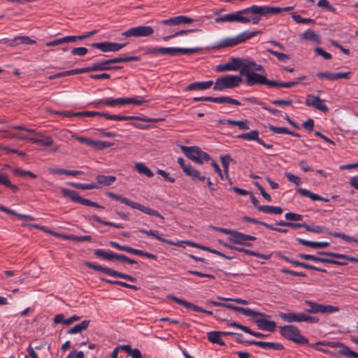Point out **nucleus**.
Here are the masks:
<instances>
[{
    "mask_svg": "<svg viewBox=\"0 0 358 358\" xmlns=\"http://www.w3.org/2000/svg\"><path fill=\"white\" fill-rule=\"evenodd\" d=\"M154 34V29L150 26L142 25L129 29L122 33L125 37H147Z\"/></svg>",
    "mask_w": 358,
    "mask_h": 358,
    "instance_id": "nucleus-17",
    "label": "nucleus"
},
{
    "mask_svg": "<svg viewBox=\"0 0 358 358\" xmlns=\"http://www.w3.org/2000/svg\"><path fill=\"white\" fill-rule=\"evenodd\" d=\"M220 331H213L208 332L207 334L208 339L213 343L218 344L221 346H224L226 344L224 341L220 338Z\"/></svg>",
    "mask_w": 358,
    "mask_h": 358,
    "instance_id": "nucleus-38",
    "label": "nucleus"
},
{
    "mask_svg": "<svg viewBox=\"0 0 358 358\" xmlns=\"http://www.w3.org/2000/svg\"><path fill=\"white\" fill-rule=\"evenodd\" d=\"M290 264H293L294 266H300V267L304 268L314 270V271H320V272H322V273H327V270L326 269L318 268V267H316L315 266H313V265H310V264H306V263H303V262H299V261H296V260H292V262H291Z\"/></svg>",
    "mask_w": 358,
    "mask_h": 358,
    "instance_id": "nucleus-49",
    "label": "nucleus"
},
{
    "mask_svg": "<svg viewBox=\"0 0 358 358\" xmlns=\"http://www.w3.org/2000/svg\"><path fill=\"white\" fill-rule=\"evenodd\" d=\"M243 82L240 76H224L218 78L215 83L213 90L217 91H223L226 89H233L238 87Z\"/></svg>",
    "mask_w": 358,
    "mask_h": 358,
    "instance_id": "nucleus-8",
    "label": "nucleus"
},
{
    "mask_svg": "<svg viewBox=\"0 0 358 358\" xmlns=\"http://www.w3.org/2000/svg\"><path fill=\"white\" fill-rule=\"evenodd\" d=\"M285 217L287 220L291 221H299L303 219V216L301 215L291 212L287 213L285 215Z\"/></svg>",
    "mask_w": 358,
    "mask_h": 358,
    "instance_id": "nucleus-63",
    "label": "nucleus"
},
{
    "mask_svg": "<svg viewBox=\"0 0 358 358\" xmlns=\"http://www.w3.org/2000/svg\"><path fill=\"white\" fill-rule=\"evenodd\" d=\"M318 254L322 255H326V256L334 257V258L348 260L351 262L358 263V259H357L354 257H350V256L343 255V254H339V253L331 252H319Z\"/></svg>",
    "mask_w": 358,
    "mask_h": 358,
    "instance_id": "nucleus-35",
    "label": "nucleus"
},
{
    "mask_svg": "<svg viewBox=\"0 0 358 358\" xmlns=\"http://www.w3.org/2000/svg\"><path fill=\"white\" fill-rule=\"evenodd\" d=\"M206 305L207 306H217V307H224V308H227L228 309H230V310H236V311H238V312H241L243 314L245 315H248V316H260V317H268L269 316L264 314V313H260V312H257V311H255V310H252L250 308H243V307H239V306H235L232 304H229V303H221V302H218V301H207L206 302Z\"/></svg>",
    "mask_w": 358,
    "mask_h": 358,
    "instance_id": "nucleus-12",
    "label": "nucleus"
},
{
    "mask_svg": "<svg viewBox=\"0 0 358 358\" xmlns=\"http://www.w3.org/2000/svg\"><path fill=\"white\" fill-rule=\"evenodd\" d=\"M213 83H214L212 80L192 83L186 87L185 90H204L209 89L213 85Z\"/></svg>",
    "mask_w": 358,
    "mask_h": 358,
    "instance_id": "nucleus-29",
    "label": "nucleus"
},
{
    "mask_svg": "<svg viewBox=\"0 0 358 358\" xmlns=\"http://www.w3.org/2000/svg\"><path fill=\"white\" fill-rule=\"evenodd\" d=\"M12 46H16L20 44H34L36 41L27 36H18L12 39Z\"/></svg>",
    "mask_w": 358,
    "mask_h": 358,
    "instance_id": "nucleus-45",
    "label": "nucleus"
},
{
    "mask_svg": "<svg viewBox=\"0 0 358 358\" xmlns=\"http://www.w3.org/2000/svg\"><path fill=\"white\" fill-rule=\"evenodd\" d=\"M0 184L10 188L14 193L17 192L18 187L13 185L5 173L0 174Z\"/></svg>",
    "mask_w": 358,
    "mask_h": 358,
    "instance_id": "nucleus-47",
    "label": "nucleus"
},
{
    "mask_svg": "<svg viewBox=\"0 0 358 358\" xmlns=\"http://www.w3.org/2000/svg\"><path fill=\"white\" fill-rule=\"evenodd\" d=\"M140 59V57L138 56L114 57L94 63L90 66V69L91 72L120 70L122 68V66H111V64L127 62H138Z\"/></svg>",
    "mask_w": 358,
    "mask_h": 358,
    "instance_id": "nucleus-3",
    "label": "nucleus"
},
{
    "mask_svg": "<svg viewBox=\"0 0 358 358\" xmlns=\"http://www.w3.org/2000/svg\"><path fill=\"white\" fill-rule=\"evenodd\" d=\"M296 241L303 245L308 246L313 248H325L329 245L328 242H315L307 241L301 238H297Z\"/></svg>",
    "mask_w": 358,
    "mask_h": 358,
    "instance_id": "nucleus-33",
    "label": "nucleus"
},
{
    "mask_svg": "<svg viewBox=\"0 0 358 358\" xmlns=\"http://www.w3.org/2000/svg\"><path fill=\"white\" fill-rule=\"evenodd\" d=\"M229 240L230 242H232V243H234L236 244H241V243H244L243 241H255V240H257V238L253 236L247 235L243 233L235 231L233 236L229 237Z\"/></svg>",
    "mask_w": 358,
    "mask_h": 358,
    "instance_id": "nucleus-26",
    "label": "nucleus"
},
{
    "mask_svg": "<svg viewBox=\"0 0 358 358\" xmlns=\"http://www.w3.org/2000/svg\"><path fill=\"white\" fill-rule=\"evenodd\" d=\"M91 46L103 52H111V42L94 43L91 44Z\"/></svg>",
    "mask_w": 358,
    "mask_h": 358,
    "instance_id": "nucleus-52",
    "label": "nucleus"
},
{
    "mask_svg": "<svg viewBox=\"0 0 358 358\" xmlns=\"http://www.w3.org/2000/svg\"><path fill=\"white\" fill-rule=\"evenodd\" d=\"M168 298L173 301H175L176 303H177L178 304L180 305V306H182L188 309H191L194 311H196V312H200V313H206L207 315H213V312L211 310H205V309H203L202 308H200L190 302H188L184 299H180V298H178V297H176L173 295H169L168 296Z\"/></svg>",
    "mask_w": 358,
    "mask_h": 358,
    "instance_id": "nucleus-21",
    "label": "nucleus"
},
{
    "mask_svg": "<svg viewBox=\"0 0 358 358\" xmlns=\"http://www.w3.org/2000/svg\"><path fill=\"white\" fill-rule=\"evenodd\" d=\"M61 192L64 197H69L74 202L79 203L82 205L87 206H91V207H94V208H101V209L104 208L103 206L98 204L96 202H94V201H90V199L81 197L79 195V194L74 190L69 189H66V188H62Z\"/></svg>",
    "mask_w": 358,
    "mask_h": 358,
    "instance_id": "nucleus-15",
    "label": "nucleus"
},
{
    "mask_svg": "<svg viewBox=\"0 0 358 358\" xmlns=\"http://www.w3.org/2000/svg\"><path fill=\"white\" fill-rule=\"evenodd\" d=\"M304 305H306L304 311L310 314H331L340 310L338 306L318 303L310 300H305Z\"/></svg>",
    "mask_w": 358,
    "mask_h": 358,
    "instance_id": "nucleus-10",
    "label": "nucleus"
},
{
    "mask_svg": "<svg viewBox=\"0 0 358 358\" xmlns=\"http://www.w3.org/2000/svg\"><path fill=\"white\" fill-rule=\"evenodd\" d=\"M260 31L250 32L248 31H243L238 35L234 37L224 38L217 41L213 46V48L216 50H221L224 48H229L236 46L242 43H244L247 40L252 38L257 34H259Z\"/></svg>",
    "mask_w": 358,
    "mask_h": 358,
    "instance_id": "nucleus-5",
    "label": "nucleus"
},
{
    "mask_svg": "<svg viewBox=\"0 0 358 358\" xmlns=\"http://www.w3.org/2000/svg\"><path fill=\"white\" fill-rule=\"evenodd\" d=\"M106 195L109 198L116 200V201L120 202L121 203H124L133 209L138 210L144 213L145 214L157 217L162 220H164V216H162L157 210L152 209L149 207L144 206L143 205H142L139 203L133 201L126 197L122 196V195L116 194L111 192H107Z\"/></svg>",
    "mask_w": 358,
    "mask_h": 358,
    "instance_id": "nucleus-4",
    "label": "nucleus"
},
{
    "mask_svg": "<svg viewBox=\"0 0 358 358\" xmlns=\"http://www.w3.org/2000/svg\"><path fill=\"white\" fill-rule=\"evenodd\" d=\"M34 136L30 139V142L35 144H38L42 146H51L53 145L54 141L50 136H45L42 134L37 133L35 131V134H33Z\"/></svg>",
    "mask_w": 358,
    "mask_h": 358,
    "instance_id": "nucleus-23",
    "label": "nucleus"
},
{
    "mask_svg": "<svg viewBox=\"0 0 358 358\" xmlns=\"http://www.w3.org/2000/svg\"><path fill=\"white\" fill-rule=\"evenodd\" d=\"M303 313H280L279 317L288 322H303Z\"/></svg>",
    "mask_w": 358,
    "mask_h": 358,
    "instance_id": "nucleus-28",
    "label": "nucleus"
},
{
    "mask_svg": "<svg viewBox=\"0 0 358 358\" xmlns=\"http://www.w3.org/2000/svg\"><path fill=\"white\" fill-rule=\"evenodd\" d=\"M260 18L267 17L271 15L278 14L282 11H289L294 9V6H287L283 8L273 7L268 6H259Z\"/></svg>",
    "mask_w": 358,
    "mask_h": 358,
    "instance_id": "nucleus-20",
    "label": "nucleus"
},
{
    "mask_svg": "<svg viewBox=\"0 0 358 358\" xmlns=\"http://www.w3.org/2000/svg\"><path fill=\"white\" fill-rule=\"evenodd\" d=\"M203 101H210L217 103H227L233 104L235 106H240L241 103L239 101L232 99L230 96H220V97H212V96H203Z\"/></svg>",
    "mask_w": 358,
    "mask_h": 358,
    "instance_id": "nucleus-25",
    "label": "nucleus"
},
{
    "mask_svg": "<svg viewBox=\"0 0 358 358\" xmlns=\"http://www.w3.org/2000/svg\"><path fill=\"white\" fill-rule=\"evenodd\" d=\"M221 163L224 169V175L227 180H230L229 176V166L232 159L230 155H226L220 157Z\"/></svg>",
    "mask_w": 358,
    "mask_h": 358,
    "instance_id": "nucleus-50",
    "label": "nucleus"
},
{
    "mask_svg": "<svg viewBox=\"0 0 358 358\" xmlns=\"http://www.w3.org/2000/svg\"><path fill=\"white\" fill-rule=\"evenodd\" d=\"M85 265L89 268L94 269L99 272H103L106 274L113 276V277L120 278L131 281L132 282H134L136 281V279L131 275L116 271L115 270H113V269L107 268V267H103L100 265L95 264L94 263H92V262H85Z\"/></svg>",
    "mask_w": 358,
    "mask_h": 358,
    "instance_id": "nucleus-14",
    "label": "nucleus"
},
{
    "mask_svg": "<svg viewBox=\"0 0 358 358\" xmlns=\"http://www.w3.org/2000/svg\"><path fill=\"white\" fill-rule=\"evenodd\" d=\"M306 79V76L299 77L296 78L293 81L290 82H278L275 80L271 81V87H286L290 88L292 87L299 83L301 80H303Z\"/></svg>",
    "mask_w": 358,
    "mask_h": 358,
    "instance_id": "nucleus-31",
    "label": "nucleus"
},
{
    "mask_svg": "<svg viewBox=\"0 0 358 358\" xmlns=\"http://www.w3.org/2000/svg\"><path fill=\"white\" fill-rule=\"evenodd\" d=\"M305 103L307 106L313 107L323 113H328L329 110L327 106L324 103V100L321 99L318 96L308 94Z\"/></svg>",
    "mask_w": 358,
    "mask_h": 358,
    "instance_id": "nucleus-19",
    "label": "nucleus"
},
{
    "mask_svg": "<svg viewBox=\"0 0 358 358\" xmlns=\"http://www.w3.org/2000/svg\"><path fill=\"white\" fill-rule=\"evenodd\" d=\"M237 138L246 141H255L257 143L261 139L259 138V131L257 130H252L248 133L239 134Z\"/></svg>",
    "mask_w": 358,
    "mask_h": 358,
    "instance_id": "nucleus-44",
    "label": "nucleus"
},
{
    "mask_svg": "<svg viewBox=\"0 0 358 358\" xmlns=\"http://www.w3.org/2000/svg\"><path fill=\"white\" fill-rule=\"evenodd\" d=\"M226 122L229 124L237 126L241 130L249 129V124L247 120H226Z\"/></svg>",
    "mask_w": 358,
    "mask_h": 358,
    "instance_id": "nucleus-51",
    "label": "nucleus"
},
{
    "mask_svg": "<svg viewBox=\"0 0 358 358\" xmlns=\"http://www.w3.org/2000/svg\"><path fill=\"white\" fill-rule=\"evenodd\" d=\"M145 54L152 55H169L172 56L171 47L169 48H148Z\"/></svg>",
    "mask_w": 358,
    "mask_h": 358,
    "instance_id": "nucleus-32",
    "label": "nucleus"
},
{
    "mask_svg": "<svg viewBox=\"0 0 358 358\" xmlns=\"http://www.w3.org/2000/svg\"><path fill=\"white\" fill-rule=\"evenodd\" d=\"M92 218L94 220H95L96 222L103 224V225H106V226H110V227H115L117 229H123L124 228V226L122 224H116V223H114L112 222L103 220L100 217H99L97 215H92Z\"/></svg>",
    "mask_w": 358,
    "mask_h": 358,
    "instance_id": "nucleus-54",
    "label": "nucleus"
},
{
    "mask_svg": "<svg viewBox=\"0 0 358 358\" xmlns=\"http://www.w3.org/2000/svg\"><path fill=\"white\" fill-rule=\"evenodd\" d=\"M296 191L303 196H306L310 198L312 201H322L324 202H329V199L322 197L317 194L313 193L310 191L303 189V188H297Z\"/></svg>",
    "mask_w": 358,
    "mask_h": 358,
    "instance_id": "nucleus-30",
    "label": "nucleus"
},
{
    "mask_svg": "<svg viewBox=\"0 0 358 358\" xmlns=\"http://www.w3.org/2000/svg\"><path fill=\"white\" fill-rule=\"evenodd\" d=\"M69 185L73 187H76L77 189H97L99 187V186L95 183H73L71 182Z\"/></svg>",
    "mask_w": 358,
    "mask_h": 358,
    "instance_id": "nucleus-55",
    "label": "nucleus"
},
{
    "mask_svg": "<svg viewBox=\"0 0 358 358\" xmlns=\"http://www.w3.org/2000/svg\"><path fill=\"white\" fill-rule=\"evenodd\" d=\"M280 332L285 338L292 341L296 344H308V340L301 334L299 329L294 325L280 327Z\"/></svg>",
    "mask_w": 358,
    "mask_h": 358,
    "instance_id": "nucleus-7",
    "label": "nucleus"
},
{
    "mask_svg": "<svg viewBox=\"0 0 358 358\" xmlns=\"http://www.w3.org/2000/svg\"><path fill=\"white\" fill-rule=\"evenodd\" d=\"M96 179L97 183L101 186L111 185L116 180V178L115 176L105 175H98Z\"/></svg>",
    "mask_w": 358,
    "mask_h": 358,
    "instance_id": "nucleus-37",
    "label": "nucleus"
},
{
    "mask_svg": "<svg viewBox=\"0 0 358 358\" xmlns=\"http://www.w3.org/2000/svg\"><path fill=\"white\" fill-rule=\"evenodd\" d=\"M260 20L259 9L257 5H252L215 19V22L217 23L236 22L243 24L251 22L253 24H259Z\"/></svg>",
    "mask_w": 358,
    "mask_h": 358,
    "instance_id": "nucleus-1",
    "label": "nucleus"
},
{
    "mask_svg": "<svg viewBox=\"0 0 358 358\" xmlns=\"http://www.w3.org/2000/svg\"><path fill=\"white\" fill-rule=\"evenodd\" d=\"M88 52V50L85 47L74 48L71 50L73 55L84 56Z\"/></svg>",
    "mask_w": 358,
    "mask_h": 358,
    "instance_id": "nucleus-64",
    "label": "nucleus"
},
{
    "mask_svg": "<svg viewBox=\"0 0 358 358\" xmlns=\"http://www.w3.org/2000/svg\"><path fill=\"white\" fill-rule=\"evenodd\" d=\"M139 232L141 233H143V234H145L148 236H152V237H154L156 239H157L158 241H161V242H163V243H166L167 244H169L171 245H177V246H179V247H182V244H187L189 246H192V247H195V248H199V249H201L202 248V245H199V244H197L196 243H194V242H192V241H178V243H175L171 240H168V239H166V238H162L160 234H159V231H156V230H145V229H140L139 230Z\"/></svg>",
    "mask_w": 358,
    "mask_h": 358,
    "instance_id": "nucleus-16",
    "label": "nucleus"
},
{
    "mask_svg": "<svg viewBox=\"0 0 358 358\" xmlns=\"http://www.w3.org/2000/svg\"><path fill=\"white\" fill-rule=\"evenodd\" d=\"M304 228L307 231L315 233V234H321L324 231L325 227L321 225H309L305 224Z\"/></svg>",
    "mask_w": 358,
    "mask_h": 358,
    "instance_id": "nucleus-58",
    "label": "nucleus"
},
{
    "mask_svg": "<svg viewBox=\"0 0 358 358\" xmlns=\"http://www.w3.org/2000/svg\"><path fill=\"white\" fill-rule=\"evenodd\" d=\"M266 51L268 52L270 54L273 55V56H275L278 59V60L281 62L285 63L290 59L289 55L273 50L272 49L268 48L266 49Z\"/></svg>",
    "mask_w": 358,
    "mask_h": 358,
    "instance_id": "nucleus-53",
    "label": "nucleus"
},
{
    "mask_svg": "<svg viewBox=\"0 0 358 358\" xmlns=\"http://www.w3.org/2000/svg\"><path fill=\"white\" fill-rule=\"evenodd\" d=\"M180 149L187 157L197 164H202L204 162L210 160V155L197 146L182 145Z\"/></svg>",
    "mask_w": 358,
    "mask_h": 358,
    "instance_id": "nucleus-9",
    "label": "nucleus"
},
{
    "mask_svg": "<svg viewBox=\"0 0 358 358\" xmlns=\"http://www.w3.org/2000/svg\"><path fill=\"white\" fill-rule=\"evenodd\" d=\"M351 72H338V73H332L330 71H324V72H318L316 76L319 78H324L330 81H335L339 79H349L350 76Z\"/></svg>",
    "mask_w": 358,
    "mask_h": 358,
    "instance_id": "nucleus-22",
    "label": "nucleus"
},
{
    "mask_svg": "<svg viewBox=\"0 0 358 358\" xmlns=\"http://www.w3.org/2000/svg\"><path fill=\"white\" fill-rule=\"evenodd\" d=\"M185 173L190 176L194 180L203 181L206 180V177L202 176L201 172L196 170L194 167L185 169Z\"/></svg>",
    "mask_w": 358,
    "mask_h": 358,
    "instance_id": "nucleus-39",
    "label": "nucleus"
},
{
    "mask_svg": "<svg viewBox=\"0 0 358 358\" xmlns=\"http://www.w3.org/2000/svg\"><path fill=\"white\" fill-rule=\"evenodd\" d=\"M301 38L304 40H308L310 41H313L316 43H320V38L318 34H317L315 31L308 29L301 36Z\"/></svg>",
    "mask_w": 358,
    "mask_h": 358,
    "instance_id": "nucleus-46",
    "label": "nucleus"
},
{
    "mask_svg": "<svg viewBox=\"0 0 358 358\" xmlns=\"http://www.w3.org/2000/svg\"><path fill=\"white\" fill-rule=\"evenodd\" d=\"M329 234L335 238H341L347 242L358 243V240L355 239L353 236H350L343 233L330 232Z\"/></svg>",
    "mask_w": 358,
    "mask_h": 358,
    "instance_id": "nucleus-59",
    "label": "nucleus"
},
{
    "mask_svg": "<svg viewBox=\"0 0 358 358\" xmlns=\"http://www.w3.org/2000/svg\"><path fill=\"white\" fill-rule=\"evenodd\" d=\"M90 323V320H83L80 324H78L75 325L73 327H72L71 329H69L67 331V334H75L81 332L82 331H84L87 329Z\"/></svg>",
    "mask_w": 358,
    "mask_h": 358,
    "instance_id": "nucleus-40",
    "label": "nucleus"
},
{
    "mask_svg": "<svg viewBox=\"0 0 358 358\" xmlns=\"http://www.w3.org/2000/svg\"><path fill=\"white\" fill-rule=\"evenodd\" d=\"M14 174L20 176H29L31 178H36V175L29 171H24L20 169H15L13 171Z\"/></svg>",
    "mask_w": 358,
    "mask_h": 358,
    "instance_id": "nucleus-62",
    "label": "nucleus"
},
{
    "mask_svg": "<svg viewBox=\"0 0 358 358\" xmlns=\"http://www.w3.org/2000/svg\"><path fill=\"white\" fill-rule=\"evenodd\" d=\"M113 145V143H110L108 141H102L99 140H93L92 147H94L99 150H103L106 148H109Z\"/></svg>",
    "mask_w": 358,
    "mask_h": 358,
    "instance_id": "nucleus-57",
    "label": "nucleus"
},
{
    "mask_svg": "<svg viewBox=\"0 0 358 358\" xmlns=\"http://www.w3.org/2000/svg\"><path fill=\"white\" fill-rule=\"evenodd\" d=\"M248 345H254L263 349H273L275 350H281L284 349V346L280 343L266 342V341H247Z\"/></svg>",
    "mask_w": 358,
    "mask_h": 358,
    "instance_id": "nucleus-24",
    "label": "nucleus"
},
{
    "mask_svg": "<svg viewBox=\"0 0 358 358\" xmlns=\"http://www.w3.org/2000/svg\"><path fill=\"white\" fill-rule=\"evenodd\" d=\"M94 255L97 257L102 258L105 260L112 261L113 259V252L106 251L102 249H96L94 250Z\"/></svg>",
    "mask_w": 358,
    "mask_h": 358,
    "instance_id": "nucleus-48",
    "label": "nucleus"
},
{
    "mask_svg": "<svg viewBox=\"0 0 358 358\" xmlns=\"http://www.w3.org/2000/svg\"><path fill=\"white\" fill-rule=\"evenodd\" d=\"M338 345H342V349L339 350V353L348 357L358 358V353L350 350L347 346H343L342 344L338 343Z\"/></svg>",
    "mask_w": 358,
    "mask_h": 358,
    "instance_id": "nucleus-56",
    "label": "nucleus"
},
{
    "mask_svg": "<svg viewBox=\"0 0 358 358\" xmlns=\"http://www.w3.org/2000/svg\"><path fill=\"white\" fill-rule=\"evenodd\" d=\"M148 102V101L144 100L143 99H136L135 98H117V99H112V98H106L104 99H101L96 103V105H106L110 107H115L117 106H123L125 104H135V105H142L144 103Z\"/></svg>",
    "mask_w": 358,
    "mask_h": 358,
    "instance_id": "nucleus-11",
    "label": "nucleus"
},
{
    "mask_svg": "<svg viewBox=\"0 0 358 358\" xmlns=\"http://www.w3.org/2000/svg\"><path fill=\"white\" fill-rule=\"evenodd\" d=\"M85 117H94L101 116L107 120L115 121H124V120H139L145 122H158L161 121L160 119L147 118L139 116H122L117 115H110L107 113L96 112V111H84Z\"/></svg>",
    "mask_w": 358,
    "mask_h": 358,
    "instance_id": "nucleus-6",
    "label": "nucleus"
},
{
    "mask_svg": "<svg viewBox=\"0 0 358 358\" xmlns=\"http://www.w3.org/2000/svg\"><path fill=\"white\" fill-rule=\"evenodd\" d=\"M134 169L139 173L145 175L148 178L154 176V173L142 162L136 163L134 164Z\"/></svg>",
    "mask_w": 358,
    "mask_h": 358,
    "instance_id": "nucleus-43",
    "label": "nucleus"
},
{
    "mask_svg": "<svg viewBox=\"0 0 358 358\" xmlns=\"http://www.w3.org/2000/svg\"><path fill=\"white\" fill-rule=\"evenodd\" d=\"M248 59L232 57L227 63L217 65L216 71L218 72L229 71H241L244 69Z\"/></svg>",
    "mask_w": 358,
    "mask_h": 358,
    "instance_id": "nucleus-13",
    "label": "nucleus"
},
{
    "mask_svg": "<svg viewBox=\"0 0 358 358\" xmlns=\"http://www.w3.org/2000/svg\"><path fill=\"white\" fill-rule=\"evenodd\" d=\"M292 18L296 23H301V24H312L315 22V20L313 19L310 18H304L302 17L299 15L296 14H292Z\"/></svg>",
    "mask_w": 358,
    "mask_h": 358,
    "instance_id": "nucleus-61",
    "label": "nucleus"
},
{
    "mask_svg": "<svg viewBox=\"0 0 358 358\" xmlns=\"http://www.w3.org/2000/svg\"><path fill=\"white\" fill-rule=\"evenodd\" d=\"M257 209L261 212L268 214L280 215L282 213V209L278 206H259Z\"/></svg>",
    "mask_w": 358,
    "mask_h": 358,
    "instance_id": "nucleus-41",
    "label": "nucleus"
},
{
    "mask_svg": "<svg viewBox=\"0 0 358 358\" xmlns=\"http://www.w3.org/2000/svg\"><path fill=\"white\" fill-rule=\"evenodd\" d=\"M201 50L200 48H172V56H175L176 55H188V54H194L199 52Z\"/></svg>",
    "mask_w": 358,
    "mask_h": 358,
    "instance_id": "nucleus-36",
    "label": "nucleus"
},
{
    "mask_svg": "<svg viewBox=\"0 0 358 358\" xmlns=\"http://www.w3.org/2000/svg\"><path fill=\"white\" fill-rule=\"evenodd\" d=\"M109 245L111 247L115 248L119 250L124 251V252L131 253L132 255H138V256H144V257H146L148 258H150V259H152L154 260L157 259V257L155 255H153V254H151V253H149L148 252H145V251H143L141 250L135 249V248H131L129 246L121 245L118 243L115 242V241H110Z\"/></svg>",
    "mask_w": 358,
    "mask_h": 358,
    "instance_id": "nucleus-18",
    "label": "nucleus"
},
{
    "mask_svg": "<svg viewBox=\"0 0 358 358\" xmlns=\"http://www.w3.org/2000/svg\"><path fill=\"white\" fill-rule=\"evenodd\" d=\"M0 211L6 213L10 215H15L22 220H29V221H34L35 220L34 217H33L31 215L17 213L15 211H14L13 210L9 209V208H8L3 206H1V205H0Z\"/></svg>",
    "mask_w": 358,
    "mask_h": 358,
    "instance_id": "nucleus-42",
    "label": "nucleus"
},
{
    "mask_svg": "<svg viewBox=\"0 0 358 358\" xmlns=\"http://www.w3.org/2000/svg\"><path fill=\"white\" fill-rule=\"evenodd\" d=\"M259 71H264L263 66L248 59L244 69L241 71V76L245 77V83L248 86L264 85L271 87L272 80L267 79L266 76L258 73Z\"/></svg>",
    "mask_w": 358,
    "mask_h": 358,
    "instance_id": "nucleus-2",
    "label": "nucleus"
},
{
    "mask_svg": "<svg viewBox=\"0 0 358 358\" xmlns=\"http://www.w3.org/2000/svg\"><path fill=\"white\" fill-rule=\"evenodd\" d=\"M255 322L257 324L259 329L262 330H266L270 332L275 331L276 324L275 322L267 320L264 318H256Z\"/></svg>",
    "mask_w": 358,
    "mask_h": 358,
    "instance_id": "nucleus-27",
    "label": "nucleus"
},
{
    "mask_svg": "<svg viewBox=\"0 0 358 358\" xmlns=\"http://www.w3.org/2000/svg\"><path fill=\"white\" fill-rule=\"evenodd\" d=\"M318 254L322 255H326V256L334 257V258L348 260L351 262L358 263V259H357L354 257H350V256L343 255V254H339V253L331 252H319Z\"/></svg>",
    "mask_w": 358,
    "mask_h": 358,
    "instance_id": "nucleus-34",
    "label": "nucleus"
},
{
    "mask_svg": "<svg viewBox=\"0 0 358 358\" xmlns=\"http://www.w3.org/2000/svg\"><path fill=\"white\" fill-rule=\"evenodd\" d=\"M297 257L301 259H303L310 260V261H313L315 262H322V263H324V261L325 259V258H322V257H316V256L311 255H306V254H302V253L298 254Z\"/></svg>",
    "mask_w": 358,
    "mask_h": 358,
    "instance_id": "nucleus-60",
    "label": "nucleus"
}]
</instances>
